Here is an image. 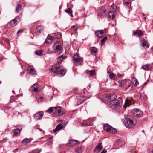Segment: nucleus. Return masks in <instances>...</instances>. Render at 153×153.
I'll return each mask as SVG.
<instances>
[{"label": "nucleus", "instance_id": "f257e3e1", "mask_svg": "<svg viewBox=\"0 0 153 153\" xmlns=\"http://www.w3.org/2000/svg\"><path fill=\"white\" fill-rule=\"evenodd\" d=\"M49 71L52 76H54L59 74L63 76L66 72V69H64L62 66L58 67L53 66L50 68Z\"/></svg>", "mask_w": 153, "mask_h": 153}, {"label": "nucleus", "instance_id": "f03ea898", "mask_svg": "<svg viewBox=\"0 0 153 153\" xmlns=\"http://www.w3.org/2000/svg\"><path fill=\"white\" fill-rule=\"evenodd\" d=\"M46 112L55 114L57 113L59 116H62L64 114V110L60 107H51L46 111Z\"/></svg>", "mask_w": 153, "mask_h": 153}, {"label": "nucleus", "instance_id": "7ed1b4c3", "mask_svg": "<svg viewBox=\"0 0 153 153\" xmlns=\"http://www.w3.org/2000/svg\"><path fill=\"white\" fill-rule=\"evenodd\" d=\"M53 48L55 53L58 54H60L62 53L63 50L62 45L59 41L56 42L54 43Z\"/></svg>", "mask_w": 153, "mask_h": 153}, {"label": "nucleus", "instance_id": "20e7f679", "mask_svg": "<svg viewBox=\"0 0 153 153\" xmlns=\"http://www.w3.org/2000/svg\"><path fill=\"white\" fill-rule=\"evenodd\" d=\"M121 105V102L119 100L116 99L113 101H110L109 107L112 109H117L120 107Z\"/></svg>", "mask_w": 153, "mask_h": 153}, {"label": "nucleus", "instance_id": "39448f33", "mask_svg": "<svg viewBox=\"0 0 153 153\" xmlns=\"http://www.w3.org/2000/svg\"><path fill=\"white\" fill-rule=\"evenodd\" d=\"M104 129L107 132L114 134L117 132V130L115 128H112V127L108 124H106L104 126Z\"/></svg>", "mask_w": 153, "mask_h": 153}, {"label": "nucleus", "instance_id": "423d86ee", "mask_svg": "<svg viewBox=\"0 0 153 153\" xmlns=\"http://www.w3.org/2000/svg\"><path fill=\"white\" fill-rule=\"evenodd\" d=\"M74 63L76 65H81L82 62V60L81 58L78 54L74 55L73 59Z\"/></svg>", "mask_w": 153, "mask_h": 153}, {"label": "nucleus", "instance_id": "0eeeda50", "mask_svg": "<svg viewBox=\"0 0 153 153\" xmlns=\"http://www.w3.org/2000/svg\"><path fill=\"white\" fill-rule=\"evenodd\" d=\"M136 123L133 120L129 118H127L126 119L125 122V126L128 128H130L133 127Z\"/></svg>", "mask_w": 153, "mask_h": 153}, {"label": "nucleus", "instance_id": "6e6552de", "mask_svg": "<svg viewBox=\"0 0 153 153\" xmlns=\"http://www.w3.org/2000/svg\"><path fill=\"white\" fill-rule=\"evenodd\" d=\"M133 114L134 116L140 117L143 115V112L138 109H134L133 110Z\"/></svg>", "mask_w": 153, "mask_h": 153}, {"label": "nucleus", "instance_id": "1a4fd4ad", "mask_svg": "<svg viewBox=\"0 0 153 153\" xmlns=\"http://www.w3.org/2000/svg\"><path fill=\"white\" fill-rule=\"evenodd\" d=\"M43 115V113L42 112H40L34 114L33 117L35 120H38L41 119Z\"/></svg>", "mask_w": 153, "mask_h": 153}, {"label": "nucleus", "instance_id": "9d476101", "mask_svg": "<svg viewBox=\"0 0 153 153\" xmlns=\"http://www.w3.org/2000/svg\"><path fill=\"white\" fill-rule=\"evenodd\" d=\"M86 100L85 97L80 96L77 97V105H79L82 103L85 100Z\"/></svg>", "mask_w": 153, "mask_h": 153}, {"label": "nucleus", "instance_id": "9b49d317", "mask_svg": "<svg viewBox=\"0 0 153 153\" xmlns=\"http://www.w3.org/2000/svg\"><path fill=\"white\" fill-rule=\"evenodd\" d=\"M19 16H17L15 19L11 21L9 24L12 27L15 26L18 23V21L17 20L19 19Z\"/></svg>", "mask_w": 153, "mask_h": 153}, {"label": "nucleus", "instance_id": "f8f14e48", "mask_svg": "<svg viewBox=\"0 0 153 153\" xmlns=\"http://www.w3.org/2000/svg\"><path fill=\"white\" fill-rule=\"evenodd\" d=\"M131 99L126 98L125 100V103L123 106L124 108H126L127 107L129 106L132 104Z\"/></svg>", "mask_w": 153, "mask_h": 153}, {"label": "nucleus", "instance_id": "ddd939ff", "mask_svg": "<svg viewBox=\"0 0 153 153\" xmlns=\"http://www.w3.org/2000/svg\"><path fill=\"white\" fill-rule=\"evenodd\" d=\"M96 36L99 38H101L104 35V32L103 30H100L95 32Z\"/></svg>", "mask_w": 153, "mask_h": 153}, {"label": "nucleus", "instance_id": "4468645a", "mask_svg": "<svg viewBox=\"0 0 153 153\" xmlns=\"http://www.w3.org/2000/svg\"><path fill=\"white\" fill-rule=\"evenodd\" d=\"M67 56L63 54L62 55L59 56L57 59V62L58 64H60L61 63L63 60L67 58Z\"/></svg>", "mask_w": 153, "mask_h": 153}, {"label": "nucleus", "instance_id": "2eb2a0df", "mask_svg": "<svg viewBox=\"0 0 153 153\" xmlns=\"http://www.w3.org/2000/svg\"><path fill=\"white\" fill-rule=\"evenodd\" d=\"M115 13L114 11L109 12L108 14V20H113L115 17Z\"/></svg>", "mask_w": 153, "mask_h": 153}, {"label": "nucleus", "instance_id": "dca6fc26", "mask_svg": "<svg viewBox=\"0 0 153 153\" xmlns=\"http://www.w3.org/2000/svg\"><path fill=\"white\" fill-rule=\"evenodd\" d=\"M102 143L99 144L95 147L94 152L97 153L99 152L102 149Z\"/></svg>", "mask_w": 153, "mask_h": 153}, {"label": "nucleus", "instance_id": "f3484780", "mask_svg": "<svg viewBox=\"0 0 153 153\" xmlns=\"http://www.w3.org/2000/svg\"><path fill=\"white\" fill-rule=\"evenodd\" d=\"M106 15V11L105 10L103 9L102 10L101 8L99 10L98 13V16L100 17H102L105 16Z\"/></svg>", "mask_w": 153, "mask_h": 153}, {"label": "nucleus", "instance_id": "a211bd4d", "mask_svg": "<svg viewBox=\"0 0 153 153\" xmlns=\"http://www.w3.org/2000/svg\"><path fill=\"white\" fill-rule=\"evenodd\" d=\"M143 33L142 31L139 30H137L136 31H133V35H137V36L139 37L141 36Z\"/></svg>", "mask_w": 153, "mask_h": 153}, {"label": "nucleus", "instance_id": "6ab92c4d", "mask_svg": "<svg viewBox=\"0 0 153 153\" xmlns=\"http://www.w3.org/2000/svg\"><path fill=\"white\" fill-rule=\"evenodd\" d=\"M77 143V140H70L69 143H68V145L70 146H72L76 145Z\"/></svg>", "mask_w": 153, "mask_h": 153}, {"label": "nucleus", "instance_id": "aec40b11", "mask_svg": "<svg viewBox=\"0 0 153 153\" xmlns=\"http://www.w3.org/2000/svg\"><path fill=\"white\" fill-rule=\"evenodd\" d=\"M90 51L91 54H93L95 56H96V53L97 51V49L95 47H91V48Z\"/></svg>", "mask_w": 153, "mask_h": 153}, {"label": "nucleus", "instance_id": "412c9836", "mask_svg": "<svg viewBox=\"0 0 153 153\" xmlns=\"http://www.w3.org/2000/svg\"><path fill=\"white\" fill-rule=\"evenodd\" d=\"M53 41L52 37L49 35H48L47 38L46 39L45 42L46 43H49Z\"/></svg>", "mask_w": 153, "mask_h": 153}, {"label": "nucleus", "instance_id": "4be33fe9", "mask_svg": "<svg viewBox=\"0 0 153 153\" xmlns=\"http://www.w3.org/2000/svg\"><path fill=\"white\" fill-rule=\"evenodd\" d=\"M63 128L62 125L61 124H59L56 127V128L53 130V132L54 133L56 132L58 130H59Z\"/></svg>", "mask_w": 153, "mask_h": 153}, {"label": "nucleus", "instance_id": "5701e85b", "mask_svg": "<svg viewBox=\"0 0 153 153\" xmlns=\"http://www.w3.org/2000/svg\"><path fill=\"white\" fill-rule=\"evenodd\" d=\"M86 72L88 75L90 76L94 75L95 74V71L94 70L91 71L86 70Z\"/></svg>", "mask_w": 153, "mask_h": 153}, {"label": "nucleus", "instance_id": "b1692460", "mask_svg": "<svg viewBox=\"0 0 153 153\" xmlns=\"http://www.w3.org/2000/svg\"><path fill=\"white\" fill-rule=\"evenodd\" d=\"M131 2L129 0H125L124 1L123 3L125 6L127 7L130 8L131 6Z\"/></svg>", "mask_w": 153, "mask_h": 153}, {"label": "nucleus", "instance_id": "393cba45", "mask_svg": "<svg viewBox=\"0 0 153 153\" xmlns=\"http://www.w3.org/2000/svg\"><path fill=\"white\" fill-rule=\"evenodd\" d=\"M151 68V66L150 64H146L143 65L142 67L141 68L145 70H149Z\"/></svg>", "mask_w": 153, "mask_h": 153}, {"label": "nucleus", "instance_id": "a878e982", "mask_svg": "<svg viewBox=\"0 0 153 153\" xmlns=\"http://www.w3.org/2000/svg\"><path fill=\"white\" fill-rule=\"evenodd\" d=\"M116 96L114 94H110L108 96V98L111 101H113L116 100Z\"/></svg>", "mask_w": 153, "mask_h": 153}, {"label": "nucleus", "instance_id": "bb28decb", "mask_svg": "<svg viewBox=\"0 0 153 153\" xmlns=\"http://www.w3.org/2000/svg\"><path fill=\"white\" fill-rule=\"evenodd\" d=\"M84 147L82 146V147H79L77 148L76 149L75 151L76 152L78 153H82L84 151Z\"/></svg>", "mask_w": 153, "mask_h": 153}, {"label": "nucleus", "instance_id": "cd10ccee", "mask_svg": "<svg viewBox=\"0 0 153 153\" xmlns=\"http://www.w3.org/2000/svg\"><path fill=\"white\" fill-rule=\"evenodd\" d=\"M13 135L17 136L20 134V130L19 129L17 128L13 130Z\"/></svg>", "mask_w": 153, "mask_h": 153}, {"label": "nucleus", "instance_id": "c85d7f7f", "mask_svg": "<svg viewBox=\"0 0 153 153\" xmlns=\"http://www.w3.org/2000/svg\"><path fill=\"white\" fill-rule=\"evenodd\" d=\"M65 11L69 15L71 16V17H73V15H72V11L71 9L68 8V9L65 10Z\"/></svg>", "mask_w": 153, "mask_h": 153}, {"label": "nucleus", "instance_id": "c756f323", "mask_svg": "<svg viewBox=\"0 0 153 153\" xmlns=\"http://www.w3.org/2000/svg\"><path fill=\"white\" fill-rule=\"evenodd\" d=\"M33 91L35 92H37L38 90L37 88V86L36 84L35 83L31 87Z\"/></svg>", "mask_w": 153, "mask_h": 153}, {"label": "nucleus", "instance_id": "7c9ffc66", "mask_svg": "<svg viewBox=\"0 0 153 153\" xmlns=\"http://www.w3.org/2000/svg\"><path fill=\"white\" fill-rule=\"evenodd\" d=\"M92 121V120L91 119H88L87 121H84L82 123V124L83 126H89L91 124L90 123H89V122H91Z\"/></svg>", "mask_w": 153, "mask_h": 153}, {"label": "nucleus", "instance_id": "2f4dec72", "mask_svg": "<svg viewBox=\"0 0 153 153\" xmlns=\"http://www.w3.org/2000/svg\"><path fill=\"white\" fill-rule=\"evenodd\" d=\"M43 52L44 50H38L37 51H36L35 52V53L36 55H37L40 56L43 54L42 53Z\"/></svg>", "mask_w": 153, "mask_h": 153}, {"label": "nucleus", "instance_id": "473e14b6", "mask_svg": "<svg viewBox=\"0 0 153 153\" xmlns=\"http://www.w3.org/2000/svg\"><path fill=\"white\" fill-rule=\"evenodd\" d=\"M22 6L19 4H18L16 7L15 12L16 13H19L22 10Z\"/></svg>", "mask_w": 153, "mask_h": 153}, {"label": "nucleus", "instance_id": "72a5a7b5", "mask_svg": "<svg viewBox=\"0 0 153 153\" xmlns=\"http://www.w3.org/2000/svg\"><path fill=\"white\" fill-rule=\"evenodd\" d=\"M141 43L142 44V46L143 47H146L147 48L149 47V46L147 45V42L144 39H143Z\"/></svg>", "mask_w": 153, "mask_h": 153}, {"label": "nucleus", "instance_id": "f704fd0d", "mask_svg": "<svg viewBox=\"0 0 153 153\" xmlns=\"http://www.w3.org/2000/svg\"><path fill=\"white\" fill-rule=\"evenodd\" d=\"M28 70L30 72H33L34 73H33V74H34L35 75L37 74V73L35 71L34 69L33 68L32 66H29L28 67Z\"/></svg>", "mask_w": 153, "mask_h": 153}, {"label": "nucleus", "instance_id": "c9c22d12", "mask_svg": "<svg viewBox=\"0 0 153 153\" xmlns=\"http://www.w3.org/2000/svg\"><path fill=\"white\" fill-rule=\"evenodd\" d=\"M37 31L39 33H40L43 30V28L41 26L39 25L36 28Z\"/></svg>", "mask_w": 153, "mask_h": 153}, {"label": "nucleus", "instance_id": "e433bc0d", "mask_svg": "<svg viewBox=\"0 0 153 153\" xmlns=\"http://www.w3.org/2000/svg\"><path fill=\"white\" fill-rule=\"evenodd\" d=\"M109 77L111 79H115L116 75L113 73H111L110 74Z\"/></svg>", "mask_w": 153, "mask_h": 153}, {"label": "nucleus", "instance_id": "4c0bfd02", "mask_svg": "<svg viewBox=\"0 0 153 153\" xmlns=\"http://www.w3.org/2000/svg\"><path fill=\"white\" fill-rule=\"evenodd\" d=\"M31 140L28 139L26 138L24 139L23 141V143L25 144H27L28 143H30Z\"/></svg>", "mask_w": 153, "mask_h": 153}, {"label": "nucleus", "instance_id": "58836bf2", "mask_svg": "<svg viewBox=\"0 0 153 153\" xmlns=\"http://www.w3.org/2000/svg\"><path fill=\"white\" fill-rule=\"evenodd\" d=\"M118 85L119 86H123L124 85V82L123 80H120L118 82Z\"/></svg>", "mask_w": 153, "mask_h": 153}, {"label": "nucleus", "instance_id": "ea45409f", "mask_svg": "<svg viewBox=\"0 0 153 153\" xmlns=\"http://www.w3.org/2000/svg\"><path fill=\"white\" fill-rule=\"evenodd\" d=\"M41 151V149H35L32 151V153H39Z\"/></svg>", "mask_w": 153, "mask_h": 153}, {"label": "nucleus", "instance_id": "a19ab883", "mask_svg": "<svg viewBox=\"0 0 153 153\" xmlns=\"http://www.w3.org/2000/svg\"><path fill=\"white\" fill-rule=\"evenodd\" d=\"M53 36H55V37L56 38H58L60 37L61 36L60 33L59 32H57L53 34Z\"/></svg>", "mask_w": 153, "mask_h": 153}, {"label": "nucleus", "instance_id": "79ce46f5", "mask_svg": "<svg viewBox=\"0 0 153 153\" xmlns=\"http://www.w3.org/2000/svg\"><path fill=\"white\" fill-rule=\"evenodd\" d=\"M107 39V37L106 36L102 39L101 41V44H103L106 41Z\"/></svg>", "mask_w": 153, "mask_h": 153}, {"label": "nucleus", "instance_id": "37998d69", "mask_svg": "<svg viewBox=\"0 0 153 153\" xmlns=\"http://www.w3.org/2000/svg\"><path fill=\"white\" fill-rule=\"evenodd\" d=\"M71 28L74 31H77V28H78L77 26L76 25H73L72 27Z\"/></svg>", "mask_w": 153, "mask_h": 153}, {"label": "nucleus", "instance_id": "c03bdc74", "mask_svg": "<svg viewBox=\"0 0 153 153\" xmlns=\"http://www.w3.org/2000/svg\"><path fill=\"white\" fill-rule=\"evenodd\" d=\"M45 52L47 54H51L53 53V51H51L49 48L47 49V50H46Z\"/></svg>", "mask_w": 153, "mask_h": 153}, {"label": "nucleus", "instance_id": "a18cd8bd", "mask_svg": "<svg viewBox=\"0 0 153 153\" xmlns=\"http://www.w3.org/2000/svg\"><path fill=\"white\" fill-rule=\"evenodd\" d=\"M111 7L113 10H115L117 9V6H116V5L115 4H113L111 6Z\"/></svg>", "mask_w": 153, "mask_h": 153}, {"label": "nucleus", "instance_id": "49530a36", "mask_svg": "<svg viewBox=\"0 0 153 153\" xmlns=\"http://www.w3.org/2000/svg\"><path fill=\"white\" fill-rule=\"evenodd\" d=\"M23 30L21 29L19 30L17 32V35H18L19 34L22 33L23 32Z\"/></svg>", "mask_w": 153, "mask_h": 153}, {"label": "nucleus", "instance_id": "de8ad7c7", "mask_svg": "<svg viewBox=\"0 0 153 153\" xmlns=\"http://www.w3.org/2000/svg\"><path fill=\"white\" fill-rule=\"evenodd\" d=\"M135 82V84H134V85L135 86H137V85L139 84V82L138 81L135 79V80H134Z\"/></svg>", "mask_w": 153, "mask_h": 153}, {"label": "nucleus", "instance_id": "09e8293b", "mask_svg": "<svg viewBox=\"0 0 153 153\" xmlns=\"http://www.w3.org/2000/svg\"><path fill=\"white\" fill-rule=\"evenodd\" d=\"M43 97H39V98H38L37 97H36V99L38 100L39 101L41 102L42 100Z\"/></svg>", "mask_w": 153, "mask_h": 153}, {"label": "nucleus", "instance_id": "8fccbe9b", "mask_svg": "<svg viewBox=\"0 0 153 153\" xmlns=\"http://www.w3.org/2000/svg\"><path fill=\"white\" fill-rule=\"evenodd\" d=\"M19 150V148L13 150V152L14 153H16Z\"/></svg>", "mask_w": 153, "mask_h": 153}, {"label": "nucleus", "instance_id": "3c124183", "mask_svg": "<svg viewBox=\"0 0 153 153\" xmlns=\"http://www.w3.org/2000/svg\"><path fill=\"white\" fill-rule=\"evenodd\" d=\"M117 75L119 77H122L123 76V74H120L119 73H118L117 74Z\"/></svg>", "mask_w": 153, "mask_h": 153}, {"label": "nucleus", "instance_id": "603ef678", "mask_svg": "<svg viewBox=\"0 0 153 153\" xmlns=\"http://www.w3.org/2000/svg\"><path fill=\"white\" fill-rule=\"evenodd\" d=\"M107 152V151L105 150H103L101 153H106Z\"/></svg>", "mask_w": 153, "mask_h": 153}, {"label": "nucleus", "instance_id": "864d4df0", "mask_svg": "<svg viewBox=\"0 0 153 153\" xmlns=\"http://www.w3.org/2000/svg\"><path fill=\"white\" fill-rule=\"evenodd\" d=\"M24 73V71H23L22 72H21L20 73H21V74H23Z\"/></svg>", "mask_w": 153, "mask_h": 153}, {"label": "nucleus", "instance_id": "5fc2aeb1", "mask_svg": "<svg viewBox=\"0 0 153 153\" xmlns=\"http://www.w3.org/2000/svg\"><path fill=\"white\" fill-rule=\"evenodd\" d=\"M12 92L14 94H15V92L13 90L12 91Z\"/></svg>", "mask_w": 153, "mask_h": 153}, {"label": "nucleus", "instance_id": "6e6d98bb", "mask_svg": "<svg viewBox=\"0 0 153 153\" xmlns=\"http://www.w3.org/2000/svg\"><path fill=\"white\" fill-rule=\"evenodd\" d=\"M39 129L40 130V131H42V129H41L40 128H39Z\"/></svg>", "mask_w": 153, "mask_h": 153}, {"label": "nucleus", "instance_id": "4d7b16f0", "mask_svg": "<svg viewBox=\"0 0 153 153\" xmlns=\"http://www.w3.org/2000/svg\"><path fill=\"white\" fill-rule=\"evenodd\" d=\"M2 82L1 81L0 82V84Z\"/></svg>", "mask_w": 153, "mask_h": 153}, {"label": "nucleus", "instance_id": "13d9d810", "mask_svg": "<svg viewBox=\"0 0 153 153\" xmlns=\"http://www.w3.org/2000/svg\"><path fill=\"white\" fill-rule=\"evenodd\" d=\"M52 138V137H51V139Z\"/></svg>", "mask_w": 153, "mask_h": 153}, {"label": "nucleus", "instance_id": "bf43d9fd", "mask_svg": "<svg viewBox=\"0 0 153 153\" xmlns=\"http://www.w3.org/2000/svg\"><path fill=\"white\" fill-rule=\"evenodd\" d=\"M144 19H146V18H144Z\"/></svg>", "mask_w": 153, "mask_h": 153}, {"label": "nucleus", "instance_id": "052dcab7", "mask_svg": "<svg viewBox=\"0 0 153 153\" xmlns=\"http://www.w3.org/2000/svg\"><path fill=\"white\" fill-rule=\"evenodd\" d=\"M131 153H133V152H131Z\"/></svg>", "mask_w": 153, "mask_h": 153}]
</instances>
